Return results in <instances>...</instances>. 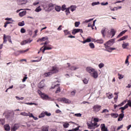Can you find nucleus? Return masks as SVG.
Returning a JSON list of instances; mask_svg holds the SVG:
<instances>
[{"mask_svg":"<svg viewBox=\"0 0 131 131\" xmlns=\"http://www.w3.org/2000/svg\"><path fill=\"white\" fill-rule=\"evenodd\" d=\"M25 104H26V105H35V106L37 105V104L35 103L26 102Z\"/></svg>","mask_w":131,"mask_h":131,"instance_id":"49530a36","label":"nucleus"},{"mask_svg":"<svg viewBox=\"0 0 131 131\" xmlns=\"http://www.w3.org/2000/svg\"><path fill=\"white\" fill-rule=\"evenodd\" d=\"M38 86L39 88V89H42V88L45 86V80L41 81L38 84Z\"/></svg>","mask_w":131,"mask_h":131,"instance_id":"f8f14e48","label":"nucleus"},{"mask_svg":"<svg viewBox=\"0 0 131 131\" xmlns=\"http://www.w3.org/2000/svg\"><path fill=\"white\" fill-rule=\"evenodd\" d=\"M63 125L64 128H67L68 127H69V123H65Z\"/></svg>","mask_w":131,"mask_h":131,"instance_id":"79ce46f5","label":"nucleus"},{"mask_svg":"<svg viewBox=\"0 0 131 131\" xmlns=\"http://www.w3.org/2000/svg\"><path fill=\"white\" fill-rule=\"evenodd\" d=\"M42 131H49V128L47 127H43Z\"/></svg>","mask_w":131,"mask_h":131,"instance_id":"6e6d98bb","label":"nucleus"},{"mask_svg":"<svg viewBox=\"0 0 131 131\" xmlns=\"http://www.w3.org/2000/svg\"><path fill=\"white\" fill-rule=\"evenodd\" d=\"M94 121L95 122H99V119L98 118H95L94 119Z\"/></svg>","mask_w":131,"mask_h":131,"instance_id":"338daca9","label":"nucleus"},{"mask_svg":"<svg viewBox=\"0 0 131 131\" xmlns=\"http://www.w3.org/2000/svg\"><path fill=\"white\" fill-rule=\"evenodd\" d=\"M88 127L90 129H95V127L93 126V123L92 124H88Z\"/></svg>","mask_w":131,"mask_h":131,"instance_id":"7c9ffc66","label":"nucleus"},{"mask_svg":"<svg viewBox=\"0 0 131 131\" xmlns=\"http://www.w3.org/2000/svg\"><path fill=\"white\" fill-rule=\"evenodd\" d=\"M20 32L21 33H25V32H26V30H25L24 28H21L20 29Z\"/></svg>","mask_w":131,"mask_h":131,"instance_id":"5fc2aeb1","label":"nucleus"},{"mask_svg":"<svg viewBox=\"0 0 131 131\" xmlns=\"http://www.w3.org/2000/svg\"><path fill=\"white\" fill-rule=\"evenodd\" d=\"M60 92H61V89H60V88H57V90H56L55 93L56 94H58V93H60Z\"/></svg>","mask_w":131,"mask_h":131,"instance_id":"e2e57ef3","label":"nucleus"},{"mask_svg":"<svg viewBox=\"0 0 131 131\" xmlns=\"http://www.w3.org/2000/svg\"><path fill=\"white\" fill-rule=\"evenodd\" d=\"M94 20V18H91L90 19H86L85 21H84V23H89V22H91V21H93Z\"/></svg>","mask_w":131,"mask_h":131,"instance_id":"8fccbe9b","label":"nucleus"},{"mask_svg":"<svg viewBox=\"0 0 131 131\" xmlns=\"http://www.w3.org/2000/svg\"><path fill=\"white\" fill-rule=\"evenodd\" d=\"M67 65L68 68H70V70H76V69H78V68H77L76 67L71 66L69 63H68Z\"/></svg>","mask_w":131,"mask_h":131,"instance_id":"9b49d317","label":"nucleus"},{"mask_svg":"<svg viewBox=\"0 0 131 131\" xmlns=\"http://www.w3.org/2000/svg\"><path fill=\"white\" fill-rule=\"evenodd\" d=\"M92 125L93 127H95V128H96V127H98V126H100V124L98 125V123H97L95 122L93 123H92Z\"/></svg>","mask_w":131,"mask_h":131,"instance_id":"2f4dec72","label":"nucleus"},{"mask_svg":"<svg viewBox=\"0 0 131 131\" xmlns=\"http://www.w3.org/2000/svg\"><path fill=\"white\" fill-rule=\"evenodd\" d=\"M35 11L37 13H38L39 12H40L41 11V8H40V6H39V7H37Z\"/></svg>","mask_w":131,"mask_h":131,"instance_id":"72a5a7b5","label":"nucleus"},{"mask_svg":"<svg viewBox=\"0 0 131 131\" xmlns=\"http://www.w3.org/2000/svg\"><path fill=\"white\" fill-rule=\"evenodd\" d=\"M111 116L112 117H113V118H117V117H118V114L115 113L111 114Z\"/></svg>","mask_w":131,"mask_h":131,"instance_id":"cd10ccee","label":"nucleus"},{"mask_svg":"<svg viewBox=\"0 0 131 131\" xmlns=\"http://www.w3.org/2000/svg\"><path fill=\"white\" fill-rule=\"evenodd\" d=\"M46 115V114L44 112H42L40 115L39 116V118H41L42 117H45V116Z\"/></svg>","mask_w":131,"mask_h":131,"instance_id":"de8ad7c7","label":"nucleus"},{"mask_svg":"<svg viewBox=\"0 0 131 131\" xmlns=\"http://www.w3.org/2000/svg\"><path fill=\"white\" fill-rule=\"evenodd\" d=\"M63 32L65 35H68V34H70V32H69L68 30H64Z\"/></svg>","mask_w":131,"mask_h":131,"instance_id":"58836bf2","label":"nucleus"},{"mask_svg":"<svg viewBox=\"0 0 131 131\" xmlns=\"http://www.w3.org/2000/svg\"><path fill=\"white\" fill-rule=\"evenodd\" d=\"M0 124H2V125H4V124H5V119H0Z\"/></svg>","mask_w":131,"mask_h":131,"instance_id":"a19ab883","label":"nucleus"},{"mask_svg":"<svg viewBox=\"0 0 131 131\" xmlns=\"http://www.w3.org/2000/svg\"><path fill=\"white\" fill-rule=\"evenodd\" d=\"M4 128H5V130H6V131H10V130L11 129V128L10 127V125H9V124L5 125Z\"/></svg>","mask_w":131,"mask_h":131,"instance_id":"aec40b11","label":"nucleus"},{"mask_svg":"<svg viewBox=\"0 0 131 131\" xmlns=\"http://www.w3.org/2000/svg\"><path fill=\"white\" fill-rule=\"evenodd\" d=\"M86 71L90 74V75L93 77V78H98L99 75L98 74V71L96 69L89 67L86 68Z\"/></svg>","mask_w":131,"mask_h":131,"instance_id":"f257e3e1","label":"nucleus"},{"mask_svg":"<svg viewBox=\"0 0 131 131\" xmlns=\"http://www.w3.org/2000/svg\"><path fill=\"white\" fill-rule=\"evenodd\" d=\"M42 48H45V49L47 50H52V47H47V46H44Z\"/></svg>","mask_w":131,"mask_h":131,"instance_id":"3c124183","label":"nucleus"},{"mask_svg":"<svg viewBox=\"0 0 131 131\" xmlns=\"http://www.w3.org/2000/svg\"><path fill=\"white\" fill-rule=\"evenodd\" d=\"M28 51H29V49H26V50H20L19 52V53H20V54H24V53H26V52H28Z\"/></svg>","mask_w":131,"mask_h":131,"instance_id":"f704fd0d","label":"nucleus"},{"mask_svg":"<svg viewBox=\"0 0 131 131\" xmlns=\"http://www.w3.org/2000/svg\"><path fill=\"white\" fill-rule=\"evenodd\" d=\"M45 115H47V116H51V114L50 113H48V112H45Z\"/></svg>","mask_w":131,"mask_h":131,"instance_id":"bf43d9fd","label":"nucleus"},{"mask_svg":"<svg viewBox=\"0 0 131 131\" xmlns=\"http://www.w3.org/2000/svg\"><path fill=\"white\" fill-rule=\"evenodd\" d=\"M6 38H7L8 40H10L11 39V37L10 36H6V35L4 34V38H3V39H4V43H6V42H7V39H6Z\"/></svg>","mask_w":131,"mask_h":131,"instance_id":"4468645a","label":"nucleus"},{"mask_svg":"<svg viewBox=\"0 0 131 131\" xmlns=\"http://www.w3.org/2000/svg\"><path fill=\"white\" fill-rule=\"evenodd\" d=\"M78 32H80V33H83V31L81 29H75L73 30L72 34L73 35H75L76 33H78Z\"/></svg>","mask_w":131,"mask_h":131,"instance_id":"0eeeda50","label":"nucleus"},{"mask_svg":"<svg viewBox=\"0 0 131 131\" xmlns=\"http://www.w3.org/2000/svg\"><path fill=\"white\" fill-rule=\"evenodd\" d=\"M52 74H53V73H52V72L50 70V72L45 73L44 74V75H45V76H46V77H49V76H51V75H52Z\"/></svg>","mask_w":131,"mask_h":131,"instance_id":"6ab92c4d","label":"nucleus"},{"mask_svg":"<svg viewBox=\"0 0 131 131\" xmlns=\"http://www.w3.org/2000/svg\"><path fill=\"white\" fill-rule=\"evenodd\" d=\"M50 71L52 74H54V73H58V72H59V69L56 67H52Z\"/></svg>","mask_w":131,"mask_h":131,"instance_id":"6e6552de","label":"nucleus"},{"mask_svg":"<svg viewBox=\"0 0 131 131\" xmlns=\"http://www.w3.org/2000/svg\"><path fill=\"white\" fill-rule=\"evenodd\" d=\"M54 9H55V5L52 3L48 4L44 7L45 12H47V13H50Z\"/></svg>","mask_w":131,"mask_h":131,"instance_id":"7ed1b4c3","label":"nucleus"},{"mask_svg":"<svg viewBox=\"0 0 131 131\" xmlns=\"http://www.w3.org/2000/svg\"><path fill=\"white\" fill-rule=\"evenodd\" d=\"M18 26H24L25 25V23H24V21H23L21 22L18 23Z\"/></svg>","mask_w":131,"mask_h":131,"instance_id":"4c0bfd02","label":"nucleus"},{"mask_svg":"<svg viewBox=\"0 0 131 131\" xmlns=\"http://www.w3.org/2000/svg\"><path fill=\"white\" fill-rule=\"evenodd\" d=\"M128 46V43H125L123 42V43L122 44V48L123 49H126V47Z\"/></svg>","mask_w":131,"mask_h":131,"instance_id":"c85d7f7f","label":"nucleus"},{"mask_svg":"<svg viewBox=\"0 0 131 131\" xmlns=\"http://www.w3.org/2000/svg\"><path fill=\"white\" fill-rule=\"evenodd\" d=\"M38 93L39 94V95L40 96L41 98L43 100H48L49 99V96H48L47 95H46V94L45 93H42L41 91L38 90Z\"/></svg>","mask_w":131,"mask_h":131,"instance_id":"20e7f679","label":"nucleus"},{"mask_svg":"<svg viewBox=\"0 0 131 131\" xmlns=\"http://www.w3.org/2000/svg\"><path fill=\"white\" fill-rule=\"evenodd\" d=\"M20 45L21 46H24V45H26V41L25 40L21 41L20 43Z\"/></svg>","mask_w":131,"mask_h":131,"instance_id":"680f3d73","label":"nucleus"},{"mask_svg":"<svg viewBox=\"0 0 131 131\" xmlns=\"http://www.w3.org/2000/svg\"><path fill=\"white\" fill-rule=\"evenodd\" d=\"M118 75L119 79H122V78H123V77H124V76L122 74H118Z\"/></svg>","mask_w":131,"mask_h":131,"instance_id":"37998d69","label":"nucleus"},{"mask_svg":"<svg viewBox=\"0 0 131 131\" xmlns=\"http://www.w3.org/2000/svg\"><path fill=\"white\" fill-rule=\"evenodd\" d=\"M111 33L112 35V37H113V36H114V35H115V31L114 30V29H112L111 30Z\"/></svg>","mask_w":131,"mask_h":131,"instance_id":"c756f323","label":"nucleus"},{"mask_svg":"<svg viewBox=\"0 0 131 131\" xmlns=\"http://www.w3.org/2000/svg\"><path fill=\"white\" fill-rule=\"evenodd\" d=\"M75 116H76L77 117H81V114L78 113V114H75Z\"/></svg>","mask_w":131,"mask_h":131,"instance_id":"13d9d810","label":"nucleus"},{"mask_svg":"<svg viewBox=\"0 0 131 131\" xmlns=\"http://www.w3.org/2000/svg\"><path fill=\"white\" fill-rule=\"evenodd\" d=\"M19 128V124H15L14 125V126L12 127L11 129L12 131H16L17 129Z\"/></svg>","mask_w":131,"mask_h":131,"instance_id":"ddd939ff","label":"nucleus"},{"mask_svg":"<svg viewBox=\"0 0 131 131\" xmlns=\"http://www.w3.org/2000/svg\"><path fill=\"white\" fill-rule=\"evenodd\" d=\"M89 46L91 49H95V45H94V43H90Z\"/></svg>","mask_w":131,"mask_h":131,"instance_id":"c03bdc74","label":"nucleus"},{"mask_svg":"<svg viewBox=\"0 0 131 131\" xmlns=\"http://www.w3.org/2000/svg\"><path fill=\"white\" fill-rule=\"evenodd\" d=\"M32 40H30V39H27V40H25L26 41V43H30V42H31V41H32Z\"/></svg>","mask_w":131,"mask_h":131,"instance_id":"4d7b16f0","label":"nucleus"},{"mask_svg":"<svg viewBox=\"0 0 131 131\" xmlns=\"http://www.w3.org/2000/svg\"><path fill=\"white\" fill-rule=\"evenodd\" d=\"M79 24H80V22L76 21L75 23V27H78L79 26Z\"/></svg>","mask_w":131,"mask_h":131,"instance_id":"864d4df0","label":"nucleus"},{"mask_svg":"<svg viewBox=\"0 0 131 131\" xmlns=\"http://www.w3.org/2000/svg\"><path fill=\"white\" fill-rule=\"evenodd\" d=\"M123 117H124V114L122 113L119 115V118H118V121H121V120H122L123 119Z\"/></svg>","mask_w":131,"mask_h":131,"instance_id":"2eb2a0df","label":"nucleus"},{"mask_svg":"<svg viewBox=\"0 0 131 131\" xmlns=\"http://www.w3.org/2000/svg\"><path fill=\"white\" fill-rule=\"evenodd\" d=\"M17 1H18V5H19V6H22V5H26V4H27L28 2L27 0H17Z\"/></svg>","mask_w":131,"mask_h":131,"instance_id":"1a4fd4ad","label":"nucleus"},{"mask_svg":"<svg viewBox=\"0 0 131 131\" xmlns=\"http://www.w3.org/2000/svg\"><path fill=\"white\" fill-rule=\"evenodd\" d=\"M104 66V63H100L99 65H98V67H99L100 69H101V68H103V67Z\"/></svg>","mask_w":131,"mask_h":131,"instance_id":"603ef678","label":"nucleus"},{"mask_svg":"<svg viewBox=\"0 0 131 131\" xmlns=\"http://www.w3.org/2000/svg\"><path fill=\"white\" fill-rule=\"evenodd\" d=\"M82 81H83V83H84V84H88V83L89 82V80H88V79H86V78H85L82 80Z\"/></svg>","mask_w":131,"mask_h":131,"instance_id":"e433bc0d","label":"nucleus"},{"mask_svg":"<svg viewBox=\"0 0 131 131\" xmlns=\"http://www.w3.org/2000/svg\"><path fill=\"white\" fill-rule=\"evenodd\" d=\"M67 9V8H66V5H63L62 6L61 10L62 11H65V10H66Z\"/></svg>","mask_w":131,"mask_h":131,"instance_id":"09e8293b","label":"nucleus"},{"mask_svg":"<svg viewBox=\"0 0 131 131\" xmlns=\"http://www.w3.org/2000/svg\"><path fill=\"white\" fill-rule=\"evenodd\" d=\"M101 107L102 106L101 105H99L98 104L95 105L93 107L94 112H95V113H98V112L101 110Z\"/></svg>","mask_w":131,"mask_h":131,"instance_id":"39448f33","label":"nucleus"},{"mask_svg":"<svg viewBox=\"0 0 131 131\" xmlns=\"http://www.w3.org/2000/svg\"><path fill=\"white\" fill-rule=\"evenodd\" d=\"M70 9H69V8L66 9L65 12H66V14L67 15H69V14H70Z\"/></svg>","mask_w":131,"mask_h":131,"instance_id":"c9c22d12","label":"nucleus"},{"mask_svg":"<svg viewBox=\"0 0 131 131\" xmlns=\"http://www.w3.org/2000/svg\"><path fill=\"white\" fill-rule=\"evenodd\" d=\"M55 8V11H56V12H60V11H61V6H54Z\"/></svg>","mask_w":131,"mask_h":131,"instance_id":"5701e85b","label":"nucleus"},{"mask_svg":"<svg viewBox=\"0 0 131 131\" xmlns=\"http://www.w3.org/2000/svg\"><path fill=\"white\" fill-rule=\"evenodd\" d=\"M20 115H22L23 116H29V114L26 112H23L20 113Z\"/></svg>","mask_w":131,"mask_h":131,"instance_id":"473e14b6","label":"nucleus"},{"mask_svg":"<svg viewBox=\"0 0 131 131\" xmlns=\"http://www.w3.org/2000/svg\"><path fill=\"white\" fill-rule=\"evenodd\" d=\"M100 5V2H93L91 4V6H92V7H95V6H98Z\"/></svg>","mask_w":131,"mask_h":131,"instance_id":"a878e982","label":"nucleus"},{"mask_svg":"<svg viewBox=\"0 0 131 131\" xmlns=\"http://www.w3.org/2000/svg\"><path fill=\"white\" fill-rule=\"evenodd\" d=\"M128 37V36H124L120 38L118 41H121V40H124L125 39H126Z\"/></svg>","mask_w":131,"mask_h":131,"instance_id":"4be33fe9","label":"nucleus"},{"mask_svg":"<svg viewBox=\"0 0 131 131\" xmlns=\"http://www.w3.org/2000/svg\"><path fill=\"white\" fill-rule=\"evenodd\" d=\"M127 108H128V105L126 104V105H124V107H121L119 109L122 110V111H121L122 113H124V112H123V111L125 110V109H127Z\"/></svg>","mask_w":131,"mask_h":131,"instance_id":"dca6fc26","label":"nucleus"},{"mask_svg":"<svg viewBox=\"0 0 131 131\" xmlns=\"http://www.w3.org/2000/svg\"><path fill=\"white\" fill-rule=\"evenodd\" d=\"M123 127V124L121 125L120 126L118 127L117 130H119V129H121Z\"/></svg>","mask_w":131,"mask_h":131,"instance_id":"052dcab7","label":"nucleus"},{"mask_svg":"<svg viewBox=\"0 0 131 131\" xmlns=\"http://www.w3.org/2000/svg\"><path fill=\"white\" fill-rule=\"evenodd\" d=\"M58 101H60V102H63V103H65L66 104L71 103V101L66 98H58Z\"/></svg>","mask_w":131,"mask_h":131,"instance_id":"423d86ee","label":"nucleus"},{"mask_svg":"<svg viewBox=\"0 0 131 131\" xmlns=\"http://www.w3.org/2000/svg\"><path fill=\"white\" fill-rule=\"evenodd\" d=\"M96 42L98 43H103V42H104V41L103 40V39H98L96 40Z\"/></svg>","mask_w":131,"mask_h":131,"instance_id":"ea45409f","label":"nucleus"},{"mask_svg":"<svg viewBox=\"0 0 131 131\" xmlns=\"http://www.w3.org/2000/svg\"><path fill=\"white\" fill-rule=\"evenodd\" d=\"M26 15V11H22L19 12V17H23Z\"/></svg>","mask_w":131,"mask_h":131,"instance_id":"412c9836","label":"nucleus"},{"mask_svg":"<svg viewBox=\"0 0 131 131\" xmlns=\"http://www.w3.org/2000/svg\"><path fill=\"white\" fill-rule=\"evenodd\" d=\"M126 31H127V30H125L121 32L118 35V37H120V36H122V35H123V34H124V33H125V32H126Z\"/></svg>","mask_w":131,"mask_h":131,"instance_id":"b1692460","label":"nucleus"},{"mask_svg":"<svg viewBox=\"0 0 131 131\" xmlns=\"http://www.w3.org/2000/svg\"><path fill=\"white\" fill-rule=\"evenodd\" d=\"M101 6H107V5H108V2H106L105 3H101Z\"/></svg>","mask_w":131,"mask_h":131,"instance_id":"774afa93","label":"nucleus"},{"mask_svg":"<svg viewBox=\"0 0 131 131\" xmlns=\"http://www.w3.org/2000/svg\"><path fill=\"white\" fill-rule=\"evenodd\" d=\"M108 30V29H106L105 28H103L101 32V34H102L103 36H105V34L106 33V31H107Z\"/></svg>","mask_w":131,"mask_h":131,"instance_id":"a211bd4d","label":"nucleus"},{"mask_svg":"<svg viewBox=\"0 0 131 131\" xmlns=\"http://www.w3.org/2000/svg\"><path fill=\"white\" fill-rule=\"evenodd\" d=\"M106 96L107 97L108 99H112L113 98V94L111 93H107Z\"/></svg>","mask_w":131,"mask_h":131,"instance_id":"393cba45","label":"nucleus"},{"mask_svg":"<svg viewBox=\"0 0 131 131\" xmlns=\"http://www.w3.org/2000/svg\"><path fill=\"white\" fill-rule=\"evenodd\" d=\"M25 84H20L19 85V88L20 89H24V88H25Z\"/></svg>","mask_w":131,"mask_h":131,"instance_id":"69168bd1","label":"nucleus"},{"mask_svg":"<svg viewBox=\"0 0 131 131\" xmlns=\"http://www.w3.org/2000/svg\"><path fill=\"white\" fill-rule=\"evenodd\" d=\"M113 43H114V39H111L106 42V43H104L105 48L106 49V51L108 52V53H111L112 51L116 50L115 48H110L111 46H113Z\"/></svg>","mask_w":131,"mask_h":131,"instance_id":"f03ea898","label":"nucleus"},{"mask_svg":"<svg viewBox=\"0 0 131 131\" xmlns=\"http://www.w3.org/2000/svg\"><path fill=\"white\" fill-rule=\"evenodd\" d=\"M102 131H108V128L106 127L105 124H101L100 125Z\"/></svg>","mask_w":131,"mask_h":131,"instance_id":"9d476101","label":"nucleus"},{"mask_svg":"<svg viewBox=\"0 0 131 131\" xmlns=\"http://www.w3.org/2000/svg\"><path fill=\"white\" fill-rule=\"evenodd\" d=\"M92 41V40H91V38H88L86 40L82 41V43H85L86 42H91Z\"/></svg>","mask_w":131,"mask_h":131,"instance_id":"bb28decb","label":"nucleus"},{"mask_svg":"<svg viewBox=\"0 0 131 131\" xmlns=\"http://www.w3.org/2000/svg\"><path fill=\"white\" fill-rule=\"evenodd\" d=\"M48 37H43L41 39H40V41H45L46 40L48 39Z\"/></svg>","mask_w":131,"mask_h":131,"instance_id":"a18cd8bd","label":"nucleus"},{"mask_svg":"<svg viewBox=\"0 0 131 131\" xmlns=\"http://www.w3.org/2000/svg\"><path fill=\"white\" fill-rule=\"evenodd\" d=\"M106 112H109V111L107 109H104L102 111V112H101V113H105Z\"/></svg>","mask_w":131,"mask_h":131,"instance_id":"0e129e2a","label":"nucleus"},{"mask_svg":"<svg viewBox=\"0 0 131 131\" xmlns=\"http://www.w3.org/2000/svg\"><path fill=\"white\" fill-rule=\"evenodd\" d=\"M69 9L72 11L74 12L76 10V6L74 5H72L71 7H69Z\"/></svg>","mask_w":131,"mask_h":131,"instance_id":"f3484780","label":"nucleus"}]
</instances>
